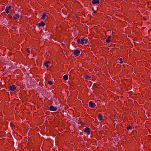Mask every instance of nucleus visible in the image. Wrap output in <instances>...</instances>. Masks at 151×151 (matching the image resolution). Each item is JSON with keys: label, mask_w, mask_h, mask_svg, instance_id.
Instances as JSON below:
<instances>
[{"label": "nucleus", "mask_w": 151, "mask_h": 151, "mask_svg": "<svg viewBox=\"0 0 151 151\" xmlns=\"http://www.w3.org/2000/svg\"><path fill=\"white\" fill-rule=\"evenodd\" d=\"M88 42V40L86 38H82L81 39H78L77 40L78 43L79 44H81L83 45L85 44H86Z\"/></svg>", "instance_id": "nucleus-1"}, {"label": "nucleus", "mask_w": 151, "mask_h": 151, "mask_svg": "<svg viewBox=\"0 0 151 151\" xmlns=\"http://www.w3.org/2000/svg\"><path fill=\"white\" fill-rule=\"evenodd\" d=\"M80 53V51L78 49L75 50L73 52V54L75 56H78L79 55Z\"/></svg>", "instance_id": "nucleus-2"}, {"label": "nucleus", "mask_w": 151, "mask_h": 151, "mask_svg": "<svg viewBox=\"0 0 151 151\" xmlns=\"http://www.w3.org/2000/svg\"><path fill=\"white\" fill-rule=\"evenodd\" d=\"M49 109L51 111H55L57 110V108L51 105L50 106Z\"/></svg>", "instance_id": "nucleus-3"}, {"label": "nucleus", "mask_w": 151, "mask_h": 151, "mask_svg": "<svg viewBox=\"0 0 151 151\" xmlns=\"http://www.w3.org/2000/svg\"><path fill=\"white\" fill-rule=\"evenodd\" d=\"M9 89L11 91H13L16 89L15 85H12L9 87Z\"/></svg>", "instance_id": "nucleus-4"}, {"label": "nucleus", "mask_w": 151, "mask_h": 151, "mask_svg": "<svg viewBox=\"0 0 151 151\" xmlns=\"http://www.w3.org/2000/svg\"><path fill=\"white\" fill-rule=\"evenodd\" d=\"M48 13H43L41 17L42 19H45L47 18H48Z\"/></svg>", "instance_id": "nucleus-5"}, {"label": "nucleus", "mask_w": 151, "mask_h": 151, "mask_svg": "<svg viewBox=\"0 0 151 151\" xmlns=\"http://www.w3.org/2000/svg\"><path fill=\"white\" fill-rule=\"evenodd\" d=\"M84 132L86 133L87 134L89 135L90 134L91 130L89 128L86 127L84 129Z\"/></svg>", "instance_id": "nucleus-6"}, {"label": "nucleus", "mask_w": 151, "mask_h": 151, "mask_svg": "<svg viewBox=\"0 0 151 151\" xmlns=\"http://www.w3.org/2000/svg\"><path fill=\"white\" fill-rule=\"evenodd\" d=\"M12 6L11 5L9 6H6L5 9V11L7 14L9 13V10L11 9Z\"/></svg>", "instance_id": "nucleus-7"}, {"label": "nucleus", "mask_w": 151, "mask_h": 151, "mask_svg": "<svg viewBox=\"0 0 151 151\" xmlns=\"http://www.w3.org/2000/svg\"><path fill=\"white\" fill-rule=\"evenodd\" d=\"M13 17L15 19H18L19 18V15L18 14H14Z\"/></svg>", "instance_id": "nucleus-8"}, {"label": "nucleus", "mask_w": 151, "mask_h": 151, "mask_svg": "<svg viewBox=\"0 0 151 151\" xmlns=\"http://www.w3.org/2000/svg\"><path fill=\"white\" fill-rule=\"evenodd\" d=\"M92 3L93 4H98L99 3V0H93L92 1Z\"/></svg>", "instance_id": "nucleus-9"}, {"label": "nucleus", "mask_w": 151, "mask_h": 151, "mask_svg": "<svg viewBox=\"0 0 151 151\" xmlns=\"http://www.w3.org/2000/svg\"><path fill=\"white\" fill-rule=\"evenodd\" d=\"M111 36H108V38L106 40V42L107 43H109L111 41Z\"/></svg>", "instance_id": "nucleus-10"}, {"label": "nucleus", "mask_w": 151, "mask_h": 151, "mask_svg": "<svg viewBox=\"0 0 151 151\" xmlns=\"http://www.w3.org/2000/svg\"><path fill=\"white\" fill-rule=\"evenodd\" d=\"M45 25V23L43 21H41L40 23L38 24V25L39 27L44 26Z\"/></svg>", "instance_id": "nucleus-11"}, {"label": "nucleus", "mask_w": 151, "mask_h": 151, "mask_svg": "<svg viewBox=\"0 0 151 151\" xmlns=\"http://www.w3.org/2000/svg\"><path fill=\"white\" fill-rule=\"evenodd\" d=\"M98 119L99 120H102L103 119V117L102 116L101 114H99L98 115Z\"/></svg>", "instance_id": "nucleus-12"}, {"label": "nucleus", "mask_w": 151, "mask_h": 151, "mask_svg": "<svg viewBox=\"0 0 151 151\" xmlns=\"http://www.w3.org/2000/svg\"><path fill=\"white\" fill-rule=\"evenodd\" d=\"M63 78L64 80L66 81L68 79V76L67 75H64L63 77Z\"/></svg>", "instance_id": "nucleus-13"}, {"label": "nucleus", "mask_w": 151, "mask_h": 151, "mask_svg": "<svg viewBox=\"0 0 151 151\" xmlns=\"http://www.w3.org/2000/svg\"><path fill=\"white\" fill-rule=\"evenodd\" d=\"M50 62L49 61H47L45 63V65L47 67H48L49 65Z\"/></svg>", "instance_id": "nucleus-14"}, {"label": "nucleus", "mask_w": 151, "mask_h": 151, "mask_svg": "<svg viewBox=\"0 0 151 151\" xmlns=\"http://www.w3.org/2000/svg\"><path fill=\"white\" fill-rule=\"evenodd\" d=\"M118 60H119V63H120V64H122L123 63V59L122 58H120L119 59H118Z\"/></svg>", "instance_id": "nucleus-15"}, {"label": "nucleus", "mask_w": 151, "mask_h": 151, "mask_svg": "<svg viewBox=\"0 0 151 151\" xmlns=\"http://www.w3.org/2000/svg\"><path fill=\"white\" fill-rule=\"evenodd\" d=\"M95 105L96 104H89V106L90 108H93L95 106Z\"/></svg>", "instance_id": "nucleus-16"}, {"label": "nucleus", "mask_w": 151, "mask_h": 151, "mask_svg": "<svg viewBox=\"0 0 151 151\" xmlns=\"http://www.w3.org/2000/svg\"><path fill=\"white\" fill-rule=\"evenodd\" d=\"M127 129L128 130H131L132 129V127L130 126H128L127 127Z\"/></svg>", "instance_id": "nucleus-17"}, {"label": "nucleus", "mask_w": 151, "mask_h": 151, "mask_svg": "<svg viewBox=\"0 0 151 151\" xmlns=\"http://www.w3.org/2000/svg\"><path fill=\"white\" fill-rule=\"evenodd\" d=\"M49 84H50V85H52V84H53V82H52L51 81H49L48 82V83Z\"/></svg>", "instance_id": "nucleus-18"}, {"label": "nucleus", "mask_w": 151, "mask_h": 151, "mask_svg": "<svg viewBox=\"0 0 151 151\" xmlns=\"http://www.w3.org/2000/svg\"><path fill=\"white\" fill-rule=\"evenodd\" d=\"M86 78L88 79H89L90 78H91V76L86 75Z\"/></svg>", "instance_id": "nucleus-19"}, {"label": "nucleus", "mask_w": 151, "mask_h": 151, "mask_svg": "<svg viewBox=\"0 0 151 151\" xmlns=\"http://www.w3.org/2000/svg\"><path fill=\"white\" fill-rule=\"evenodd\" d=\"M26 51L28 53H29L30 52L29 49V48H27L26 49Z\"/></svg>", "instance_id": "nucleus-20"}, {"label": "nucleus", "mask_w": 151, "mask_h": 151, "mask_svg": "<svg viewBox=\"0 0 151 151\" xmlns=\"http://www.w3.org/2000/svg\"><path fill=\"white\" fill-rule=\"evenodd\" d=\"M88 104H95V103L93 102V101H90Z\"/></svg>", "instance_id": "nucleus-21"}]
</instances>
